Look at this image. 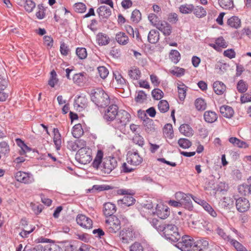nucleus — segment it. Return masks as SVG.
I'll return each mask as SVG.
<instances>
[{
  "mask_svg": "<svg viewBox=\"0 0 251 251\" xmlns=\"http://www.w3.org/2000/svg\"><path fill=\"white\" fill-rule=\"evenodd\" d=\"M76 160L82 164H87L92 160V151L86 146L79 149L75 154Z\"/></svg>",
  "mask_w": 251,
  "mask_h": 251,
  "instance_id": "5",
  "label": "nucleus"
},
{
  "mask_svg": "<svg viewBox=\"0 0 251 251\" xmlns=\"http://www.w3.org/2000/svg\"><path fill=\"white\" fill-rule=\"evenodd\" d=\"M141 119L143 120V125L146 127L145 130L147 132H149L151 131V125L153 123L152 119L148 117L147 114L143 113L141 114Z\"/></svg>",
  "mask_w": 251,
  "mask_h": 251,
  "instance_id": "30",
  "label": "nucleus"
},
{
  "mask_svg": "<svg viewBox=\"0 0 251 251\" xmlns=\"http://www.w3.org/2000/svg\"><path fill=\"white\" fill-rule=\"evenodd\" d=\"M74 9L76 12L82 13L86 11V6L84 3L78 2L74 5Z\"/></svg>",
  "mask_w": 251,
  "mask_h": 251,
  "instance_id": "62",
  "label": "nucleus"
},
{
  "mask_svg": "<svg viewBox=\"0 0 251 251\" xmlns=\"http://www.w3.org/2000/svg\"><path fill=\"white\" fill-rule=\"evenodd\" d=\"M237 89L239 93H243L247 90L248 85L243 80H240L237 83Z\"/></svg>",
  "mask_w": 251,
  "mask_h": 251,
  "instance_id": "59",
  "label": "nucleus"
},
{
  "mask_svg": "<svg viewBox=\"0 0 251 251\" xmlns=\"http://www.w3.org/2000/svg\"><path fill=\"white\" fill-rule=\"evenodd\" d=\"M175 197L176 200L180 201L181 207H183L189 211L193 210V205L191 199L192 197H193V195L190 194H185L182 192H177L176 193Z\"/></svg>",
  "mask_w": 251,
  "mask_h": 251,
  "instance_id": "4",
  "label": "nucleus"
},
{
  "mask_svg": "<svg viewBox=\"0 0 251 251\" xmlns=\"http://www.w3.org/2000/svg\"><path fill=\"white\" fill-rule=\"evenodd\" d=\"M180 133L184 135L190 137L193 135V130L188 124L181 125L179 128Z\"/></svg>",
  "mask_w": 251,
  "mask_h": 251,
  "instance_id": "32",
  "label": "nucleus"
},
{
  "mask_svg": "<svg viewBox=\"0 0 251 251\" xmlns=\"http://www.w3.org/2000/svg\"><path fill=\"white\" fill-rule=\"evenodd\" d=\"M76 221L77 224L83 228L90 229L92 227V220L85 215L78 214L76 218Z\"/></svg>",
  "mask_w": 251,
  "mask_h": 251,
  "instance_id": "12",
  "label": "nucleus"
},
{
  "mask_svg": "<svg viewBox=\"0 0 251 251\" xmlns=\"http://www.w3.org/2000/svg\"><path fill=\"white\" fill-rule=\"evenodd\" d=\"M195 105L198 110H204L206 109V103L203 99L198 98L195 102Z\"/></svg>",
  "mask_w": 251,
  "mask_h": 251,
  "instance_id": "47",
  "label": "nucleus"
},
{
  "mask_svg": "<svg viewBox=\"0 0 251 251\" xmlns=\"http://www.w3.org/2000/svg\"><path fill=\"white\" fill-rule=\"evenodd\" d=\"M43 251H62V250L59 245L52 242L44 246Z\"/></svg>",
  "mask_w": 251,
  "mask_h": 251,
  "instance_id": "41",
  "label": "nucleus"
},
{
  "mask_svg": "<svg viewBox=\"0 0 251 251\" xmlns=\"http://www.w3.org/2000/svg\"><path fill=\"white\" fill-rule=\"evenodd\" d=\"M204 120L208 123H213L215 122L218 118L217 114L212 111H206L203 115Z\"/></svg>",
  "mask_w": 251,
  "mask_h": 251,
  "instance_id": "28",
  "label": "nucleus"
},
{
  "mask_svg": "<svg viewBox=\"0 0 251 251\" xmlns=\"http://www.w3.org/2000/svg\"><path fill=\"white\" fill-rule=\"evenodd\" d=\"M230 244L233 246L237 251H246L247 249L240 243L235 239L231 238L229 241Z\"/></svg>",
  "mask_w": 251,
  "mask_h": 251,
  "instance_id": "49",
  "label": "nucleus"
},
{
  "mask_svg": "<svg viewBox=\"0 0 251 251\" xmlns=\"http://www.w3.org/2000/svg\"><path fill=\"white\" fill-rule=\"evenodd\" d=\"M117 165V162L114 157H108L104 158L101 166V170L104 173L109 174Z\"/></svg>",
  "mask_w": 251,
  "mask_h": 251,
  "instance_id": "9",
  "label": "nucleus"
},
{
  "mask_svg": "<svg viewBox=\"0 0 251 251\" xmlns=\"http://www.w3.org/2000/svg\"><path fill=\"white\" fill-rule=\"evenodd\" d=\"M151 95L154 100H159L163 97L164 93L160 89L155 88L152 91Z\"/></svg>",
  "mask_w": 251,
  "mask_h": 251,
  "instance_id": "55",
  "label": "nucleus"
},
{
  "mask_svg": "<svg viewBox=\"0 0 251 251\" xmlns=\"http://www.w3.org/2000/svg\"><path fill=\"white\" fill-rule=\"evenodd\" d=\"M135 199L131 195L124 197L123 199L119 200L118 203L119 204H123L125 206H129L134 203Z\"/></svg>",
  "mask_w": 251,
  "mask_h": 251,
  "instance_id": "34",
  "label": "nucleus"
},
{
  "mask_svg": "<svg viewBox=\"0 0 251 251\" xmlns=\"http://www.w3.org/2000/svg\"><path fill=\"white\" fill-rule=\"evenodd\" d=\"M130 115L125 110H120L112 126L115 129L122 131L129 122Z\"/></svg>",
  "mask_w": 251,
  "mask_h": 251,
  "instance_id": "3",
  "label": "nucleus"
},
{
  "mask_svg": "<svg viewBox=\"0 0 251 251\" xmlns=\"http://www.w3.org/2000/svg\"><path fill=\"white\" fill-rule=\"evenodd\" d=\"M75 52L80 59H84L87 57V53L85 48H77Z\"/></svg>",
  "mask_w": 251,
  "mask_h": 251,
  "instance_id": "54",
  "label": "nucleus"
},
{
  "mask_svg": "<svg viewBox=\"0 0 251 251\" xmlns=\"http://www.w3.org/2000/svg\"><path fill=\"white\" fill-rule=\"evenodd\" d=\"M131 20L135 23H138L141 20V13L139 10L135 9L132 11Z\"/></svg>",
  "mask_w": 251,
  "mask_h": 251,
  "instance_id": "52",
  "label": "nucleus"
},
{
  "mask_svg": "<svg viewBox=\"0 0 251 251\" xmlns=\"http://www.w3.org/2000/svg\"><path fill=\"white\" fill-rule=\"evenodd\" d=\"M90 97L92 101L99 107H104L110 103L109 95L101 88L92 90Z\"/></svg>",
  "mask_w": 251,
  "mask_h": 251,
  "instance_id": "1",
  "label": "nucleus"
},
{
  "mask_svg": "<svg viewBox=\"0 0 251 251\" xmlns=\"http://www.w3.org/2000/svg\"><path fill=\"white\" fill-rule=\"evenodd\" d=\"M151 225L157 230L158 231L162 230L163 227H164V224L162 225L160 221L155 218L151 219L150 221Z\"/></svg>",
  "mask_w": 251,
  "mask_h": 251,
  "instance_id": "57",
  "label": "nucleus"
},
{
  "mask_svg": "<svg viewBox=\"0 0 251 251\" xmlns=\"http://www.w3.org/2000/svg\"><path fill=\"white\" fill-rule=\"evenodd\" d=\"M147 100V95L145 92L141 90L138 92L137 95L135 98V100L138 103H143Z\"/></svg>",
  "mask_w": 251,
  "mask_h": 251,
  "instance_id": "58",
  "label": "nucleus"
},
{
  "mask_svg": "<svg viewBox=\"0 0 251 251\" xmlns=\"http://www.w3.org/2000/svg\"><path fill=\"white\" fill-rule=\"evenodd\" d=\"M105 227L109 233H116L121 228V222L116 216L108 217L105 220Z\"/></svg>",
  "mask_w": 251,
  "mask_h": 251,
  "instance_id": "6",
  "label": "nucleus"
},
{
  "mask_svg": "<svg viewBox=\"0 0 251 251\" xmlns=\"http://www.w3.org/2000/svg\"><path fill=\"white\" fill-rule=\"evenodd\" d=\"M202 207L213 217H216L217 216L216 212L214 210L212 206L207 202L205 203V205H203Z\"/></svg>",
  "mask_w": 251,
  "mask_h": 251,
  "instance_id": "64",
  "label": "nucleus"
},
{
  "mask_svg": "<svg viewBox=\"0 0 251 251\" xmlns=\"http://www.w3.org/2000/svg\"><path fill=\"white\" fill-rule=\"evenodd\" d=\"M16 180L25 184H30L34 181L33 175L30 173L19 171L15 174Z\"/></svg>",
  "mask_w": 251,
  "mask_h": 251,
  "instance_id": "10",
  "label": "nucleus"
},
{
  "mask_svg": "<svg viewBox=\"0 0 251 251\" xmlns=\"http://www.w3.org/2000/svg\"><path fill=\"white\" fill-rule=\"evenodd\" d=\"M237 210L240 212L247 211L250 207V203L248 200L245 198H239L236 201Z\"/></svg>",
  "mask_w": 251,
  "mask_h": 251,
  "instance_id": "13",
  "label": "nucleus"
},
{
  "mask_svg": "<svg viewBox=\"0 0 251 251\" xmlns=\"http://www.w3.org/2000/svg\"><path fill=\"white\" fill-rule=\"evenodd\" d=\"M194 244L193 238L187 235H181L180 239L175 246L182 251H191Z\"/></svg>",
  "mask_w": 251,
  "mask_h": 251,
  "instance_id": "7",
  "label": "nucleus"
},
{
  "mask_svg": "<svg viewBox=\"0 0 251 251\" xmlns=\"http://www.w3.org/2000/svg\"><path fill=\"white\" fill-rule=\"evenodd\" d=\"M169 58L174 63H177L180 59V54L176 50H172L169 53Z\"/></svg>",
  "mask_w": 251,
  "mask_h": 251,
  "instance_id": "39",
  "label": "nucleus"
},
{
  "mask_svg": "<svg viewBox=\"0 0 251 251\" xmlns=\"http://www.w3.org/2000/svg\"><path fill=\"white\" fill-rule=\"evenodd\" d=\"M193 13L198 18H203L206 15V10L202 6H197L194 7Z\"/></svg>",
  "mask_w": 251,
  "mask_h": 251,
  "instance_id": "40",
  "label": "nucleus"
},
{
  "mask_svg": "<svg viewBox=\"0 0 251 251\" xmlns=\"http://www.w3.org/2000/svg\"><path fill=\"white\" fill-rule=\"evenodd\" d=\"M83 133V130L80 124H76L73 126L72 135L75 138H79Z\"/></svg>",
  "mask_w": 251,
  "mask_h": 251,
  "instance_id": "33",
  "label": "nucleus"
},
{
  "mask_svg": "<svg viewBox=\"0 0 251 251\" xmlns=\"http://www.w3.org/2000/svg\"><path fill=\"white\" fill-rule=\"evenodd\" d=\"M117 105H110L105 111L104 119L107 121H114L119 113Z\"/></svg>",
  "mask_w": 251,
  "mask_h": 251,
  "instance_id": "11",
  "label": "nucleus"
},
{
  "mask_svg": "<svg viewBox=\"0 0 251 251\" xmlns=\"http://www.w3.org/2000/svg\"><path fill=\"white\" fill-rule=\"evenodd\" d=\"M85 75L86 74L84 72L76 74L74 75L73 79L75 83L80 84L85 80Z\"/></svg>",
  "mask_w": 251,
  "mask_h": 251,
  "instance_id": "48",
  "label": "nucleus"
},
{
  "mask_svg": "<svg viewBox=\"0 0 251 251\" xmlns=\"http://www.w3.org/2000/svg\"><path fill=\"white\" fill-rule=\"evenodd\" d=\"M75 104L77 105L78 107L83 108L87 104V99L85 96H79L75 100Z\"/></svg>",
  "mask_w": 251,
  "mask_h": 251,
  "instance_id": "46",
  "label": "nucleus"
},
{
  "mask_svg": "<svg viewBox=\"0 0 251 251\" xmlns=\"http://www.w3.org/2000/svg\"><path fill=\"white\" fill-rule=\"evenodd\" d=\"M229 141L234 146L239 148H246L248 147V145L245 142L241 141L236 137H230L229 139Z\"/></svg>",
  "mask_w": 251,
  "mask_h": 251,
  "instance_id": "35",
  "label": "nucleus"
},
{
  "mask_svg": "<svg viewBox=\"0 0 251 251\" xmlns=\"http://www.w3.org/2000/svg\"><path fill=\"white\" fill-rule=\"evenodd\" d=\"M213 88L214 92L217 95H222L226 90V86L221 81H216L213 84Z\"/></svg>",
  "mask_w": 251,
  "mask_h": 251,
  "instance_id": "25",
  "label": "nucleus"
},
{
  "mask_svg": "<svg viewBox=\"0 0 251 251\" xmlns=\"http://www.w3.org/2000/svg\"><path fill=\"white\" fill-rule=\"evenodd\" d=\"M128 75L131 79L138 80L141 77V73L138 68L133 66L128 71Z\"/></svg>",
  "mask_w": 251,
  "mask_h": 251,
  "instance_id": "26",
  "label": "nucleus"
},
{
  "mask_svg": "<svg viewBox=\"0 0 251 251\" xmlns=\"http://www.w3.org/2000/svg\"><path fill=\"white\" fill-rule=\"evenodd\" d=\"M161 232L164 237L171 243H176L181 237L178 227L172 224H164Z\"/></svg>",
  "mask_w": 251,
  "mask_h": 251,
  "instance_id": "2",
  "label": "nucleus"
},
{
  "mask_svg": "<svg viewBox=\"0 0 251 251\" xmlns=\"http://www.w3.org/2000/svg\"><path fill=\"white\" fill-rule=\"evenodd\" d=\"M98 71L100 77L102 79H105L109 74L108 69L104 66L99 67Z\"/></svg>",
  "mask_w": 251,
  "mask_h": 251,
  "instance_id": "61",
  "label": "nucleus"
},
{
  "mask_svg": "<svg viewBox=\"0 0 251 251\" xmlns=\"http://www.w3.org/2000/svg\"><path fill=\"white\" fill-rule=\"evenodd\" d=\"M129 251H144V248L141 243L135 242L130 246Z\"/></svg>",
  "mask_w": 251,
  "mask_h": 251,
  "instance_id": "63",
  "label": "nucleus"
},
{
  "mask_svg": "<svg viewBox=\"0 0 251 251\" xmlns=\"http://www.w3.org/2000/svg\"><path fill=\"white\" fill-rule=\"evenodd\" d=\"M209 242L205 238H200L196 240L194 244L191 251H203L208 247Z\"/></svg>",
  "mask_w": 251,
  "mask_h": 251,
  "instance_id": "15",
  "label": "nucleus"
},
{
  "mask_svg": "<svg viewBox=\"0 0 251 251\" xmlns=\"http://www.w3.org/2000/svg\"><path fill=\"white\" fill-rule=\"evenodd\" d=\"M156 27L165 36H169L172 31V27L170 24L165 21H161L156 25Z\"/></svg>",
  "mask_w": 251,
  "mask_h": 251,
  "instance_id": "16",
  "label": "nucleus"
},
{
  "mask_svg": "<svg viewBox=\"0 0 251 251\" xmlns=\"http://www.w3.org/2000/svg\"><path fill=\"white\" fill-rule=\"evenodd\" d=\"M153 213V205L151 203L144 206L140 210L141 215L147 219H149Z\"/></svg>",
  "mask_w": 251,
  "mask_h": 251,
  "instance_id": "21",
  "label": "nucleus"
},
{
  "mask_svg": "<svg viewBox=\"0 0 251 251\" xmlns=\"http://www.w3.org/2000/svg\"><path fill=\"white\" fill-rule=\"evenodd\" d=\"M179 146L183 149H188L192 146V143L186 138H180L178 141Z\"/></svg>",
  "mask_w": 251,
  "mask_h": 251,
  "instance_id": "56",
  "label": "nucleus"
},
{
  "mask_svg": "<svg viewBox=\"0 0 251 251\" xmlns=\"http://www.w3.org/2000/svg\"><path fill=\"white\" fill-rule=\"evenodd\" d=\"M127 161L131 165L137 166L143 162V158L140 156L137 149H132L127 152Z\"/></svg>",
  "mask_w": 251,
  "mask_h": 251,
  "instance_id": "8",
  "label": "nucleus"
},
{
  "mask_svg": "<svg viewBox=\"0 0 251 251\" xmlns=\"http://www.w3.org/2000/svg\"><path fill=\"white\" fill-rule=\"evenodd\" d=\"M120 237L122 243L127 244L133 240L135 238V234L130 230H123L120 232Z\"/></svg>",
  "mask_w": 251,
  "mask_h": 251,
  "instance_id": "18",
  "label": "nucleus"
},
{
  "mask_svg": "<svg viewBox=\"0 0 251 251\" xmlns=\"http://www.w3.org/2000/svg\"><path fill=\"white\" fill-rule=\"evenodd\" d=\"M216 233L225 241L229 242L231 238L229 235L226 234L223 228L220 227H218L216 228Z\"/></svg>",
  "mask_w": 251,
  "mask_h": 251,
  "instance_id": "51",
  "label": "nucleus"
},
{
  "mask_svg": "<svg viewBox=\"0 0 251 251\" xmlns=\"http://www.w3.org/2000/svg\"><path fill=\"white\" fill-rule=\"evenodd\" d=\"M178 97L181 100H184L186 97L187 86L182 82L178 84L177 86Z\"/></svg>",
  "mask_w": 251,
  "mask_h": 251,
  "instance_id": "37",
  "label": "nucleus"
},
{
  "mask_svg": "<svg viewBox=\"0 0 251 251\" xmlns=\"http://www.w3.org/2000/svg\"><path fill=\"white\" fill-rule=\"evenodd\" d=\"M155 212L157 216L161 219H166L170 214L169 208L162 204L157 205Z\"/></svg>",
  "mask_w": 251,
  "mask_h": 251,
  "instance_id": "14",
  "label": "nucleus"
},
{
  "mask_svg": "<svg viewBox=\"0 0 251 251\" xmlns=\"http://www.w3.org/2000/svg\"><path fill=\"white\" fill-rule=\"evenodd\" d=\"M116 211V206L114 204L111 202H106L103 205V214L107 218L113 216Z\"/></svg>",
  "mask_w": 251,
  "mask_h": 251,
  "instance_id": "19",
  "label": "nucleus"
},
{
  "mask_svg": "<svg viewBox=\"0 0 251 251\" xmlns=\"http://www.w3.org/2000/svg\"><path fill=\"white\" fill-rule=\"evenodd\" d=\"M86 143L85 141L81 139H77L75 141H70L67 143V148L72 151H76L79 148L86 146Z\"/></svg>",
  "mask_w": 251,
  "mask_h": 251,
  "instance_id": "17",
  "label": "nucleus"
},
{
  "mask_svg": "<svg viewBox=\"0 0 251 251\" xmlns=\"http://www.w3.org/2000/svg\"><path fill=\"white\" fill-rule=\"evenodd\" d=\"M194 6L193 4H184L179 7V11L183 14H189L193 12Z\"/></svg>",
  "mask_w": 251,
  "mask_h": 251,
  "instance_id": "45",
  "label": "nucleus"
},
{
  "mask_svg": "<svg viewBox=\"0 0 251 251\" xmlns=\"http://www.w3.org/2000/svg\"><path fill=\"white\" fill-rule=\"evenodd\" d=\"M97 13L101 19H108L111 14V11L107 6L102 5L97 9Z\"/></svg>",
  "mask_w": 251,
  "mask_h": 251,
  "instance_id": "22",
  "label": "nucleus"
},
{
  "mask_svg": "<svg viewBox=\"0 0 251 251\" xmlns=\"http://www.w3.org/2000/svg\"><path fill=\"white\" fill-rule=\"evenodd\" d=\"M96 41L99 46H106L110 43V39L105 33L99 32L96 35Z\"/></svg>",
  "mask_w": 251,
  "mask_h": 251,
  "instance_id": "20",
  "label": "nucleus"
},
{
  "mask_svg": "<svg viewBox=\"0 0 251 251\" xmlns=\"http://www.w3.org/2000/svg\"><path fill=\"white\" fill-rule=\"evenodd\" d=\"M158 108L160 112L166 113L169 110V104L166 100H161L158 104Z\"/></svg>",
  "mask_w": 251,
  "mask_h": 251,
  "instance_id": "42",
  "label": "nucleus"
},
{
  "mask_svg": "<svg viewBox=\"0 0 251 251\" xmlns=\"http://www.w3.org/2000/svg\"><path fill=\"white\" fill-rule=\"evenodd\" d=\"M227 24L231 27L237 28L240 26L241 21L238 17L232 16L227 20Z\"/></svg>",
  "mask_w": 251,
  "mask_h": 251,
  "instance_id": "36",
  "label": "nucleus"
},
{
  "mask_svg": "<svg viewBox=\"0 0 251 251\" xmlns=\"http://www.w3.org/2000/svg\"><path fill=\"white\" fill-rule=\"evenodd\" d=\"M159 40V33L155 29L151 30L148 35V41L151 44H156Z\"/></svg>",
  "mask_w": 251,
  "mask_h": 251,
  "instance_id": "29",
  "label": "nucleus"
},
{
  "mask_svg": "<svg viewBox=\"0 0 251 251\" xmlns=\"http://www.w3.org/2000/svg\"><path fill=\"white\" fill-rule=\"evenodd\" d=\"M54 134L53 142L55 145V148L57 150H59L61 146V134L59 130L57 128H54L53 130Z\"/></svg>",
  "mask_w": 251,
  "mask_h": 251,
  "instance_id": "31",
  "label": "nucleus"
},
{
  "mask_svg": "<svg viewBox=\"0 0 251 251\" xmlns=\"http://www.w3.org/2000/svg\"><path fill=\"white\" fill-rule=\"evenodd\" d=\"M219 5L226 9H229L233 7V0H218Z\"/></svg>",
  "mask_w": 251,
  "mask_h": 251,
  "instance_id": "43",
  "label": "nucleus"
},
{
  "mask_svg": "<svg viewBox=\"0 0 251 251\" xmlns=\"http://www.w3.org/2000/svg\"><path fill=\"white\" fill-rule=\"evenodd\" d=\"M220 111L223 116L227 118H231L234 114L233 108L228 105H223L220 108Z\"/></svg>",
  "mask_w": 251,
  "mask_h": 251,
  "instance_id": "23",
  "label": "nucleus"
},
{
  "mask_svg": "<svg viewBox=\"0 0 251 251\" xmlns=\"http://www.w3.org/2000/svg\"><path fill=\"white\" fill-rule=\"evenodd\" d=\"M25 2L24 7L25 10L28 12H31L35 7V3L31 0H25Z\"/></svg>",
  "mask_w": 251,
  "mask_h": 251,
  "instance_id": "60",
  "label": "nucleus"
},
{
  "mask_svg": "<svg viewBox=\"0 0 251 251\" xmlns=\"http://www.w3.org/2000/svg\"><path fill=\"white\" fill-rule=\"evenodd\" d=\"M57 75L54 70H52L50 72V77L49 80L48 84L51 87H54L55 85L57 84L58 80L56 77Z\"/></svg>",
  "mask_w": 251,
  "mask_h": 251,
  "instance_id": "53",
  "label": "nucleus"
},
{
  "mask_svg": "<svg viewBox=\"0 0 251 251\" xmlns=\"http://www.w3.org/2000/svg\"><path fill=\"white\" fill-rule=\"evenodd\" d=\"M132 140L134 144L138 145L140 147L142 148L145 144L144 138L139 133H135Z\"/></svg>",
  "mask_w": 251,
  "mask_h": 251,
  "instance_id": "44",
  "label": "nucleus"
},
{
  "mask_svg": "<svg viewBox=\"0 0 251 251\" xmlns=\"http://www.w3.org/2000/svg\"><path fill=\"white\" fill-rule=\"evenodd\" d=\"M103 152L101 150H99L96 156L92 163V166L97 170L100 169L101 170V163L103 158Z\"/></svg>",
  "mask_w": 251,
  "mask_h": 251,
  "instance_id": "24",
  "label": "nucleus"
},
{
  "mask_svg": "<svg viewBox=\"0 0 251 251\" xmlns=\"http://www.w3.org/2000/svg\"><path fill=\"white\" fill-rule=\"evenodd\" d=\"M239 193L243 196H249L250 195V189L249 188V185L246 184H243L240 185L238 188Z\"/></svg>",
  "mask_w": 251,
  "mask_h": 251,
  "instance_id": "50",
  "label": "nucleus"
},
{
  "mask_svg": "<svg viewBox=\"0 0 251 251\" xmlns=\"http://www.w3.org/2000/svg\"><path fill=\"white\" fill-rule=\"evenodd\" d=\"M115 39L116 41L121 45H126L129 41L128 37L123 32L117 33L115 36Z\"/></svg>",
  "mask_w": 251,
  "mask_h": 251,
  "instance_id": "27",
  "label": "nucleus"
},
{
  "mask_svg": "<svg viewBox=\"0 0 251 251\" xmlns=\"http://www.w3.org/2000/svg\"><path fill=\"white\" fill-rule=\"evenodd\" d=\"M113 187L108 185H94L91 189H88L89 192H93L94 191L100 192L104 190L112 189Z\"/></svg>",
  "mask_w": 251,
  "mask_h": 251,
  "instance_id": "38",
  "label": "nucleus"
}]
</instances>
